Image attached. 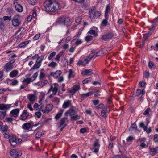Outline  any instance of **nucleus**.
I'll use <instances>...</instances> for the list:
<instances>
[{
	"mask_svg": "<svg viewBox=\"0 0 158 158\" xmlns=\"http://www.w3.org/2000/svg\"><path fill=\"white\" fill-rule=\"evenodd\" d=\"M95 8H90L89 10V17L91 18L92 17L91 15H93L94 12V11Z\"/></svg>",
	"mask_w": 158,
	"mask_h": 158,
	"instance_id": "37998d69",
	"label": "nucleus"
},
{
	"mask_svg": "<svg viewBox=\"0 0 158 158\" xmlns=\"http://www.w3.org/2000/svg\"><path fill=\"white\" fill-rule=\"evenodd\" d=\"M15 4V8L16 11L19 12H21L23 11V8L21 5L16 3H14Z\"/></svg>",
	"mask_w": 158,
	"mask_h": 158,
	"instance_id": "4468645a",
	"label": "nucleus"
},
{
	"mask_svg": "<svg viewBox=\"0 0 158 158\" xmlns=\"http://www.w3.org/2000/svg\"><path fill=\"white\" fill-rule=\"evenodd\" d=\"M44 55H41L40 56H38L37 59L36 60V61L38 62L41 63V61L43 60L44 58Z\"/></svg>",
	"mask_w": 158,
	"mask_h": 158,
	"instance_id": "4c0bfd02",
	"label": "nucleus"
},
{
	"mask_svg": "<svg viewBox=\"0 0 158 158\" xmlns=\"http://www.w3.org/2000/svg\"><path fill=\"white\" fill-rule=\"evenodd\" d=\"M12 25L14 27H17L21 24L20 16L19 15H16L14 16L11 19Z\"/></svg>",
	"mask_w": 158,
	"mask_h": 158,
	"instance_id": "7ed1b4c3",
	"label": "nucleus"
},
{
	"mask_svg": "<svg viewBox=\"0 0 158 158\" xmlns=\"http://www.w3.org/2000/svg\"><path fill=\"white\" fill-rule=\"evenodd\" d=\"M92 79L91 78H86L83 81L82 83L83 84L88 83L90 82L92 80Z\"/></svg>",
	"mask_w": 158,
	"mask_h": 158,
	"instance_id": "58836bf2",
	"label": "nucleus"
},
{
	"mask_svg": "<svg viewBox=\"0 0 158 158\" xmlns=\"http://www.w3.org/2000/svg\"><path fill=\"white\" fill-rule=\"evenodd\" d=\"M52 101L56 103H59L60 102V99L58 98L55 97L52 98Z\"/></svg>",
	"mask_w": 158,
	"mask_h": 158,
	"instance_id": "6e6d98bb",
	"label": "nucleus"
},
{
	"mask_svg": "<svg viewBox=\"0 0 158 158\" xmlns=\"http://www.w3.org/2000/svg\"><path fill=\"white\" fill-rule=\"evenodd\" d=\"M27 98L30 102L33 103L36 99V97L35 94H30L27 96Z\"/></svg>",
	"mask_w": 158,
	"mask_h": 158,
	"instance_id": "ddd939ff",
	"label": "nucleus"
},
{
	"mask_svg": "<svg viewBox=\"0 0 158 158\" xmlns=\"http://www.w3.org/2000/svg\"><path fill=\"white\" fill-rule=\"evenodd\" d=\"M23 129L26 130H29L31 127V125L29 123H25L22 125Z\"/></svg>",
	"mask_w": 158,
	"mask_h": 158,
	"instance_id": "c756f323",
	"label": "nucleus"
},
{
	"mask_svg": "<svg viewBox=\"0 0 158 158\" xmlns=\"http://www.w3.org/2000/svg\"><path fill=\"white\" fill-rule=\"evenodd\" d=\"M77 110L76 109H70L65 112V114H69L71 117L77 114Z\"/></svg>",
	"mask_w": 158,
	"mask_h": 158,
	"instance_id": "423d86ee",
	"label": "nucleus"
},
{
	"mask_svg": "<svg viewBox=\"0 0 158 158\" xmlns=\"http://www.w3.org/2000/svg\"><path fill=\"white\" fill-rule=\"evenodd\" d=\"M18 72L17 70H14L12 71L10 74V76L12 78L16 77L18 74Z\"/></svg>",
	"mask_w": 158,
	"mask_h": 158,
	"instance_id": "a878e982",
	"label": "nucleus"
},
{
	"mask_svg": "<svg viewBox=\"0 0 158 158\" xmlns=\"http://www.w3.org/2000/svg\"><path fill=\"white\" fill-rule=\"evenodd\" d=\"M73 71L71 69H70L69 70V73L68 76V78H70L72 77H73V76L72 75Z\"/></svg>",
	"mask_w": 158,
	"mask_h": 158,
	"instance_id": "bf43d9fd",
	"label": "nucleus"
},
{
	"mask_svg": "<svg viewBox=\"0 0 158 158\" xmlns=\"http://www.w3.org/2000/svg\"><path fill=\"white\" fill-rule=\"evenodd\" d=\"M33 81V80H32V78H26L24 79L23 81V82H26L27 84H29L31 82H32Z\"/></svg>",
	"mask_w": 158,
	"mask_h": 158,
	"instance_id": "f704fd0d",
	"label": "nucleus"
},
{
	"mask_svg": "<svg viewBox=\"0 0 158 158\" xmlns=\"http://www.w3.org/2000/svg\"><path fill=\"white\" fill-rule=\"evenodd\" d=\"M80 116L78 115L77 114H76V115L72 116L71 117V120L72 121H76L78 119H80Z\"/></svg>",
	"mask_w": 158,
	"mask_h": 158,
	"instance_id": "2f4dec72",
	"label": "nucleus"
},
{
	"mask_svg": "<svg viewBox=\"0 0 158 158\" xmlns=\"http://www.w3.org/2000/svg\"><path fill=\"white\" fill-rule=\"evenodd\" d=\"M88 62L89 61H87V60H85V59L84 60H79L77 63V64L79 66H84L87 64Z\"/></svg>",
	"mask_w": 158,
	"mask_h": 158,
	"instance_id": "b1692460",
	"label": "nucleus"
},
{
	"mask_svg": "<svg viewBox=\"0 0 158 158\" xmlns=\"http://www.w3.org/2000/svg\"><path fill=\"white\" fill-rule=\"evenodd\" d=\"M88 33L91 35H94L95 37H96L98 35L97 33L94 30H90L88 32Z\"/></svg>",
	"mask_w": 158,
	"mask_h": 158,
	"instance_id": "ea45409f",
	"label": "nucleus"
},
{
	"mask_svg": "<svg viewBox=\"0 0 158 158\" xmlns=\"http://www.w3.org/2000/svg\"><path fill=\"white\" fill-rule=\"evenodd\" d=\"M56 54V52H53L50 54V56L48 57V59L49 60H51L52 58L54 57Z\"/></svg>",
	"mask_w": 158,
	"mask_h": 158,
	"instance_id": "de8ad7c7",
	"label": "nucleus"
},
{
	"mask_svg": "<svg viewBox=\"0 0 158 158\" xmlns=\"http://www.w3.org/2000/svg\"><path fill=\"white\" fill-rule=\"evenodd\" d=\"M93 38V37L91 35H88L86 36L85 38V40L87 42H89V41H91Z\"/></svg>",
	"mask_w": 158,
	"mask_h": 158,
	"instance_id": "a18cd8bd",
	"label": "nucleus"
},
{
	"mask_svg": "<svg viewBox=\"0 0 158 158\" xmlns=\"http://www.w3.org/2000/svg\"><path fill=\"white\" fill-rule=\"evenodd\" d=\"M6 110H2L0 111V118L3 119L6 116Z\"/></svg>",
	"mask_w": 158,
	"mask_h": 158,
	"instance_id": "c85d7f7f",
	"label": "nucleus"
},
{
	"mask_svg": "<svg viewBox=\"0 0 158 158\" xmlns=\"http://www.w3.org/2000/svg\"><path fill=\"white\" fill-rule=\"evenodd\" d=\"M134 139V138L133 136H131L128 137L127 139L126 140L127 141H131Z\"/></svg>",
	"mask_w": 158,
	"mask_h": 158,
	"instance_id": "e2e57ef3",
	"label": "nucleus"
},
{
	"mask_svg": "<svg viewBox=\"0 0 158 158\" xmlns=\"http://www.w3.org/2000/svg\"><path fill=\"white\" fill-rule=\"evenodd\" d=\"M3 20L5 21V20H11V16H4L3 17Z\"/></svg>",
	"mask_w": 158,
	"mask_h": 158,
	"instance_id": "13d9d810",
	"label": "nucleus"
},
{
	"mask_svg": "<svg viewBox=\"0 0 158 158\" xmlns=\"http://www.w3.org/2000/svg\"><path fill=\"white\" fill-rule=\"evenodd\" d=\"M71 103V101L69 100H68L64 102V104L62 106V107L63 108H66L68 107L69 105H70Z\"/></svg>",
	"mask_w": 158,
	"mask_h": 158,
	"instance_id": "5701e85b",
	"label": "nucleus"
},
{
	"mask_svg": "<svg viewBox=\"0 0 158 158\" xmlns=\"http://www.w3.org/2000/svg\"><path fill=\"white\" fill-rule=\"evenodd\" d=\"M93 93L92 91H89L86 94H80L81 97L82 98H85L89 96H91Z\"/></svg>",
	"mask_w": 158,
	"mask_h": 158,
	"instance_id": "393cba45",
	"label": "nucleus"
},
{
	"mask_svg": "<svg viewBox=\"0 0 158 158\" xmlns=\"http://www.w3.org/2000/svg\"><path fill=\"white\" fill-rule=\"evenodd\" d=\"M94 148V152L95 153H98V150L100 147V144H99V140L98 139H96L94 141V144L93 145Z\"/></svg>",
	"mask_w": 158,
	"mask_h": 158,
	"instance_id": "39448f33",
	"label": "nucleus"
},
{
	"mask_svg": "<svg viewBox=\"0 0 158 158\" xmlns=\"http://www.w3.org/2000/svg\"><path fill=\"white\" fill-rule=\"evenodd\" d=\"M148 67L150 68H151L154 66V64L152 62L150 61L148 63Z\"/></svg>",
	"mask_w": 158,
	"mask_h": 158,
	"instance_id": "0e129e2a",
	"label": "nucleus"
},
{
	"mask_svg": "<svg viewBox=\"0 0 158 158\" xmlns=\"http://www.w3.org/2000/svg\"><path fill=\"white\" fill-rule=\"evenodd\" d=\"M113 37V35L112 33H108L103 35L102 38L105 41H108L111 39Z\"/></svg>",
	"mask_w": 158,
	"mask_h": 158,
	"instance_id": "6e6552de",
	"label": "nucleus"
},
{
	"mask_svg": "<svg viewBox=\"0 0 158 158\" xmlns=\"http://www.w3.org/2000/svg\"><path fill=\"white\" fill-rule=\"evenodd\" d=\"M154 140L155 142L158 141V134H157L154 135Z\"/></svg>",
	"mask_w": 158,
	"mask_h": 158,
	"instance_id": "774afa93",
	"label": "nucleus"
},
{
	"mask_svg": "<svg viewBox=\"0 0 158 158\" xmlns=\"http://www.w3.org/2000/svg\"><path fill=\"white\" fill-rule=\"evenodd\" d=\"M43 133L41 131H39L35 134V137L39 138H40L43 135Z\"/></svg>",
	"mask_w": 158,
	"mask_h": 158,
	"instance_id": "c03bdc74",
	"label": "nucleus"
},
{
	"mask_svg": "<svg viewBox=\"0 0 158 158\" xmlns=\"http://www.w3.org/2000/svg\"><path fill=\"white\" fill-rule=\"evenodd\" d=\"M108 19H104L102 22V24L104 26H106L107 25Z\"/></svg>",
	"mask_w": 158,
	"mask_h": 158,
	"instance_id": "8fccbe9b",
	"label": "nucleus"
},
{
	"mask_svg": "<svg viewBox=\"0 0 158 158\" xmlns=\"http://www.w3.org/2000/svg\"><path fill=\"white\" fill-rule=\"evenodd\" d=\"M95 55V53L94 52L91 53L89 56L85 59V60H87V61H89L91 60V59Z\"/></svg>",
	"mask_w": 158,
	"mask_h": 158,
	"instance_id": "c9c22d12",
	"label": "nucleus"
},
{
	"mask_svg": "<svg viewBox=\"0 0 158 158\" xmlns=\"http://www.w3.org/2000/svg\"><path fill=\"white\" fill-rule=\"evenodd\" d=\"M145 93V90L144 89H143L141 90L140 89H137L136 93L135 95L138 96L140 94H142V95H144Z\"/></svg>",
	"mask_w": 158,
	"mask_h": 158,
	"instance_id": "aec40b11",
	"label": "nucleus"
},
{
	"mask_svg": "<svg viewBox=\"0 0 158 158\" xmlns=\"http://www.w3.org/2000/svg\"><path fill=\"white\" fill-rule=\"evenodd\" d=\"M62 113V112H60L57 114L55 117V118L56 120L59 119L61 117Z\"/></svg>",
	"mask_w": 158,
	"mask_h": 158,
	"instance_id": "49530a36",
	"label": "nucleus"
},
{
	"mask_svg": "<svg viewBox=\"0 0 158 158\" xmlns=\"http://www.w3.org/2000/svg\"><path fill=\"white\" fill-rule=\"evenodd\" d=\"M82 43V41L81 40L77 39L75 42V44L77 46L81 44Z\"/></svg>",
	"mask_w": 158,
	"mask_h": 158,
	"instance_id": "052dcab7",
	"label": "nucleus"
},
{
	"mask_svg": "<svg viewBox=\"0 0 158 158\" xmlns=\"http://www.w3.org/2000/svg\"><path fill=\"white\" fill-rule=\"evenodd\" d=\"M38 73L37 72L35 73L31 77V78H32H32H33L32 80H35V79L36 78L37 76L38 75Z\"/></svg>",
	"mask_w": 158,
	"mask_h": 158,
	"instance_id": "680f3d73",
	"label": "nucleus"
},
{
	"mask_svg": "<svg viewBox=\"0 0 158 158\" xmlns=\"http://www.w3.org/2000/svg\"><path fill=\"white\" fill-rule=\"evenodd\" d=\"M45 76V74L43 72H41L40 76L39 77L40 79H43L44 78Z\"/></svg>",
	"mask_w": 158,
	"mask_h": 158,
	"instance_id": "603ef678",
	"label": "nucleus"
},
{
	"mask_svg": "<svg viewBox=\"0 0 158 158\" xmlns=\"http://www.w3.org/2000/svg\"><path fill=\"white\" fill-rule=\"evenodd\" d=\"M151 35V34L150 32H148L144 35L143 39L142 41V44L143 46L144 45L145 41L149 36Z\"/></svg>",
	"mask_w": 158,
	"mask_h": 158,
	"instance_id": "bb28decb",
	"label": "nucleus"
},
{
	"mask_svg": "<svg viewBox=\"0 0 158 158\" xmlns=\"http://www.w3.org/2000/svg\"><path fill=\"white\" fill-rule=\"evenodd\" d=\"M30 41H27L19 44V46L20 48H24L29 43Z\"/></svg>",
	"mask_w": 158,
	"mask_h": 158,
	"instance_id": "72a5a7b5",
	"label": "nucleus"
},
{
	"mask_svg": "<svg viewBox=\"0 0 158 158\" xmlns=\"http://www.w3.org/2000/svg\"><path fill=\"white\" fill-rule=\"evenodd\" d=\"M45 96V94L43 92H41L39 97L40 99H42L44 100V98Z\"/></svg>",
	"mask_w": 158,
	"mask_h": 158,
	"instance_id": "69168bd1",
	"label": "nucleus"
},
{
	"mask_svg": "<svg viewBox=\"0 0 158 158\" xmlns=\"http://www.w3.org/2000/svg\"><path fill=\"white\" fill-rule=\"evenodd\" d=\"M3 135L5 138H9L10 137V134H9V133L7 132L4 133Z\"/></svg>",
	"mask_w": 158,
	"mask_h": 158,
	"instance_id": "4d7b16f0",
	"label": "nucleus"
},
{
	"mask_svg": "<svg viewBox=\"0 0 158 158\" xmlns=\"http://www.w3.org/2000/svg\"><path fill=\"white\" fill-rule=\"evenodd\" d=\"M10 156L14 158H17L20 156L22 154L21 150H16L15 149H11L10 152Z\"/></svg>",
	"mask_w": 158,
	"mask_h": 158,
	"instance_id": "20e7f679",
	"label": "nucleus"
},
{
	"mask_svg": "<svg viewBox=\"0 0 158 158\" xmlns=\"http://www.w3.org/2000/svg\"><path fill=\"white\" fill-rule=\"evenodd\" d=\"M58 89L56 87H54L52 90V92L54 95H56Z\"/></svg>",
	"mask_w": 158,
	"mask_h": 158,
	"instance_id": "5fc2aeb1",
	"label": "nucleus"
},
{
	"mask_svg": "<svg viewBox=\"0 0 158 158\" xmlns=\"http://www.w3.org/2000/svg\"><path fill=\"white\" fill-rule=\"evenodd\" d=\"M9 130V127L6 125L1 126L0 127V131L2 133L7 132Z\"/></svg>",
	"mask_w": 158,
	"mask_h": 158,
	"instance_id": "dca6fc26",
	"label": "nucleus"
},
{
	"mask_svg": "<svg viewBox=\"0 0 158 158\" xmlns=\"http://www.w3.org/2000/svg\"><path fill=\"white\" fill-rule=\"evenodd\" d=\"M9 141L11 145L13 147H15L17 144L16 138L15 137H12L10 138Z\"/></svg>",
	"mask_w": 158,
	"mask_h": 158,
	"instance_id": "2eb2a0df",
	"label": "nucleus"
},
{
	"mask_svg": "<svg viewBox=\"0 0 158 158\" xmlns=\"http://www.w3.org/2000/svg\"><path fill=\"white\" fill-rule=\"evenodd\" d=\"M57 65V64L56 63L54 62H52L48 64V66L50 67L54 68L56 67Z\"/></svg>",
	"mask_w": 158,
	"mask_h": 158,
	"instance_id": "79ce46f5",
	"label": "nucleus"
},
{
	"mask_svg": "<svg viewBox=\"0 0 158 158\" xmlns=\"http://www.w3.org/2000/svg\"><path fill=\"white\" fill-rule=\"evenodd\" d=\"M81 16H79L76 19V22L77 23H79L81 22Z\"/></svg>",
	"mask_w": 158,
	"mask_h": 158,
	"instance_id": "338daca9",
	"label": "nucleus"
},
{
	"mask_svg": "<svg viewBox=\"0 0 158 158\" xmlns=\"http://www.w3.org/2000/svg\"><path fill=\"white\" fill-rule=\"evenodd\" d=\"M62 73L61 71L60 70H57L55 72H52L51 73L50 75L53 76L55 78H57L60 76Z\"/></svg>",
	"mask_w": 158,
	"mask_h": 158,
	"instance_id": "9d476101",
	"label": "nucleus"
},
{
	"mask_svg": "<svg viewBox=\"0 0 158 158\" xmlns=\"http://www.w3.org/2000/svg\"><path fill=\"white\" fill-rule=\"evenodd\" d=\"M150 110V108H147V109L144 112L143 114L146 116L148 115Z\"/></svg>",
	"mask_w": 158,
	"mask_h": 158,
	"instance_id": "864d4df0",
	"label": "nucleus"
},
{
	"mask_svg": "<svg viewBox=\"0 0 158 158\" xmlns=\"http://www.w3.org/2000/svg\"><path fill=\"white\" fill-rule=\"evenodd\" d=\"M101 15L99 11L95 12L93 15V17L94 18H98Z\"/></svg>",
	"mask_w": 158,
	"mask_h": 158,
	"instance_id": "a19ab883",
	"label": "nucleus"
},
{
	"mask_svg": "<svg viewBox=\"0 0 158 158\" xmlns=\"http://www.w3.org/2000/svg\"><path fill=\"white\" fill-rule=\"evenodd\" d=\"M150 152L152 154L155 155H158V147H156L155 148H150Z\"/></svg>",
	"mask_w": 158,
	"mask_h": 158,
	"instance_id": "4be33fe9",
	"label": "nucleus"
},
{
	"mask_svg": "<svg viewBox=\"0 0 158 158\" xmlns=\"http://www.w3.org/2000/svg\"><path fill=\"white\" fill-rule=\"evenodd\" d=\"M92 70L91 69H85L84 71H82V73L85 75H89L93 73L92 72Z\"/></svg>",
	"mask_w": 158,
	"mask_h": 158,
	"instance_id": "412c9836",
	"label": "nucleus"
},
{
	"mask_svg": "<svg viewBox=\"0 0 158 158\" xmlns=\"http://www.w3.org/2000/svg\"><path fill=\"white\" fill-rule=\"evenodd\" d=\"M41 64V63L38 62L37 61H36L35 64L33 65V67L31 68L30 70L31 71L32 70H37L40 67Z\"/></svg>",
	"mask_w": 158,
	"mask_h": 158,
	"instance_id": "f3484780",
	"label": "nucleus"
},
{
	"mask_svg": "<svg viewBox=\"0 0 158 158\" xmlns=\"http://www.w3.org/2000/svg\"><path fill=\"white\" fill-rule=\"evenodd\" d=\"M53 106L52 104H49L47 105L46 107V110L48 112L50 111L52 109Z\"/></svg>",
	"mask_w": 158,
	"mask_h": 158,
	"instance_id": "473e14b6",
	"label": "nucleus"
},
{
	"mask_svg": "<svg viewBox=\"0 0 158 158\" xmlns=\"http://www.w3.org/2000/svg\"><path fill=\"white\" fill-rule=\"evenodd\" d=\"M28 115V113L26 110H24L21 115L20 119L22 120H24L27 118Z\"/></svg>",
	"mask_w": 158,
	"mask_h": 158,
	"instance_id": "1a4fd4ad",
	"label": "nucleus"
},
{
	"mask_svg": "<svg viewBox=\"0 0 158 158\" xmlns=\"http://www.w3.org/2000/svg\"><path fill=\"white\" fill-rule=\"evenodd\" d=\"M29 4L34 5L36 4V0H27Z\"/></svg>",
	"mask_w": 158,
	"mask_h": 158,
	"instance_id": "09e8293b",
	"label": "nucleus"
},
{
	"mask_svg": "<svg viewBox=\"0 0 158 158\" xmlns=\"http://www.w3.org/2000/svg\"><path fill=\"white\" fill-rule=\"evenodd\" d=\"M18 83V80H13L12 81L10 84L12 86H15V85H17V84Z\"/></svg>",
	"mask_w": 158,
	"mask_h": 158,
	"instance_id": "3c124183",
	"label": "nucleus"
},
{
	"mask_svg": "<svg viewBox=\"0 0 158 158\" xmlns=\"http://www.w3.org/2000/svg\"><path fill=\"white\" fill-rule=\"evenodd\" d=\"M10 107V104L5 105L4 104H0V110H7Z\"/></svg>",
	"mask_w": 158,
	"mask_h": 158,
	"instance_id": "a211bd4d",
	"label": "nucleus"
},
{
	"mask_svg": "<svg viewBox=\"0 0 158 158\" xmlns=\"http://www.w3.org/2000/svg\"><path fill=\"white\" fill-rule=\"evenodd\" d=\"M70 19L69 18H66L64 17H60L56 21L57 23L59 24H64L67 26L69 25Z\"/></svg>",
	"mask_w": 158,
	"mask_h": 158,
	"instance_id": "f03ea898",
	"label": "nucleus"
},
{
	"mask_svg": "<svg viewBox=\"0 0 158 158\" xmlns=\"http://www.w3.org/2000/svg\"><path fill=\"white\" fill-rule=\"evenodd\" d=\"M63 53V52H60L59 54L56 55L55 58V60L59 61L60 60V58L62 55Z\"/></svg>",
	"mask_w": 158,
	"mask_h": 158,
	"instance_id": "e433bc0d",
	"label": "nucleus"
},
{
	"mask_svg": "<svg viewBox=\"0 0 158 158\" xmlns=\"http://www.w3.org/2000/svg\"><path fill=\"white\" fill-rule=\"evenodd\" d=\"M13 68V65L11 64L10 62H8L4 66V70L6 72H8L9 71L11 70Z\"/></svg>",
	"mask_w": 158,
	"mask_h": 158,
	"instance_id": "0eeeda50",
	"label": "nucleus"
},
{
	"mask_svg": "<svg viewBox=\"0 0 158 158\" xmlns=\"http://www.w3.org/2000/svg\"><path fill=\"white\" fill-rule=\"evenodd\" d=\"M4 21L3 20L2 18H0V29L3 30L5 27V24Z\"/></svg>",
	"mask_w": 158,
	"mask_h": 158,
	"instance_id": "cd10ccee",
	"label": "nucleus"
},
{
	"mask_svg": "<svg viewBox=\"0 0 158 158\" xmlns=\"http://www.w3.org/2000/svg\"><path fill=\"white\" fill-rule=\"evenodd\" d=\"M108 107V105H107L106 106L104 107L101 111V115L102 117L104 118H106V114L109 112L110 111H108L107 110Z\"/></svg>",
	"mask_w": 158,
	"mask_h": 158,
	"instance_id": "9b49d317",
	"label": "nucleus"
},
{
	"mask_svg": "<svg viewBox=\"0 0 158 158\" xmlns=\"http://www.w3.org/2000/svg\"><path fill=\"white\" fill-rule=\"evenodd\" d=\"M44 6L47 11L50 12L56 11L59 8V3L54 0H47Z\"/></svg>",
	"mask_w": 158,
	"mask_h": 158,
	"instance_id": "f257e3e1",
	"label": "nucleus"
},
{
	"mask_svg": "<svg viewBox=\"0 0 158 158\" xmlns=\"http://www.w3.org/2000/svg\"><path fill=\"white\" fill-rule=\"evenodd\" d=\"M80 89V86L79 85H75L73 87L72 89L69 90V92L71 93L72 94L76 93L77 91L78 90Z\"/></svg>",
	"mask_w": 158,
	"mask_h": 158,
	"instance_id": "f8f14e48",
	"label": "nucleus"
},
{
	"mask_svg": "<svg viewBox=\"0 0 158 158\" xmlns=\"http://www.w3.org/2000/svg\"><path fill=\"white\" fill-rule=\"evenodd\" d=\"M19 112V109H16L12 110L10 113L12 116L15 117H16L18 116V114Z\"/></svg>",
	"mask_w": 158,
	"mask_h": 158,
	"instance_id": "6ab92c4d",
	"label": "nucleus"
},
{
	"mask_svg": "<svg viewBox=\"0 0 158 158\" xmlns=\"http://www.w3.org/2000/svg\"><path fill=\"white\" fill-rule=\"evenodd\" d=\"M67 118H63L60 121V125L59 127H60L63 126H64L65 124H65V121L67 120Z\"/></svg>",
	"mask_w": 158,
	"mask_h": 158,
	"instance_id": "7c9ffc66",
	"label": "nucleus"
}]
</instances>
